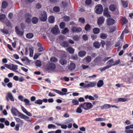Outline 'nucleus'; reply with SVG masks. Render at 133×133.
Returning a JSON list of instances; mask_svg holds the SVG:
<instances>
[{
	"instance_id": "f257e3e1",
	"label": "nucleus",
	"mask_w": 133,
	"mask_h": 133,
	"mask_svg": "<svg viewBox=\"0 0 133 133\" xmlns=\"http://www.w3.org/2000/svg\"><path fill=\"white\" fill-rule=\"evenodd\" d=\"M120 60L119 59H118L115 61H114L113 59H111L107 62V66L100 69V71H102L108 69L112 66H114L118 64Z\"/></svg>"
},
{
	"instance_id": "f03ea898",
	"label": "nucleus",
	"mask_w": 133,
	"mask_h": 133,
	"mask_svg": "<svg viewBox=\"0 0 133 133\" xmlns=\"http://www.w3.org/2000/svg\"><path fill=\"white\" fill-rule=\"evenodd\" d=\"M39 19L42 22H45L46 21L47 19L46 12L45 11H41L39 14Z\"/></svg>"
},
{
	"instance_id": "7ed1b4c3",
	"label": "nucleus",
	"mask_w": 133,
	"mask_h": 133,
	"mask_svg": "<svg viewBox=\"0 0 133 133\" xmlns=\"http://www.w3.org/2000/svg\"><path fill=\"white\" fill-rule=\"evenodd\" d=\"M93 107L92 104L90 102H84L80 104V107L83 109L88 110L91 109Z\"/></svg>"
},
{
	"instance_id": "20e7f679",
	"label": "nucleus",
	"mask_w": 133,
	"mask_h": 133,
	"mask_svg": "<svg viewBox=\"0 0 133 133\" xmlns=\"http://www.w3.org/2000/svg\"><path fill=\"white\" fill-rule=\"evenodd\" d=\"M95 9V12L98 14H102L103 11V7L101 4H98L96 5Z\"/></svg>"
},
{
	"instance_id": "39448f33",
	"label": "nucleus",
	"mask_w": 133,
	"mask_h": 133,
	"mask_svg": "<svg viewBox=\"0 0 133 133\" xmlns=\"http://www.w3.org/2000/svg\"><path fill=\"white\" fill-rule=\"evenodd\" d=\"M109 10L112 12L116 11V15L118 14L119 13V11L118 10L117 6L114 4H111L109 7Z\"/></svg>"
},
{
	"instance_id": "423d86ee",
	"label": "nucleus",
	"mask_w": 133,
	"mask_h": 133,
	"mask_svg": "<svg viewBox=\"0 0 133 133\" xmlns=\"http://www.w3.org/2000/svg\"><path fill=\"white\" fill-rule=\"evenodd\" d=\"M52 90L56 93L61 95H66V93L67 92L66 89L63 88L62 89V91L56 89H52Z\"/></svg>"
},
{
	"instance_id": "0eeeda50",
	"label": "nucleus",
	"mask_w": 133,
	"mask_h": 133,
	"mask_svg": "<svg viewBox=\"0 0 133 133\" xmlns=\"http://www.w3.org/2000/svg\"><path fill=\"white\" fill-rule=\"evenodd\" d=\"M51 32L54 34H56L60 33L58 26L57 25H55L51 29Z\"/></svg>"
},
{
	"instance_id": "6e6552de",
	"label": "nucleus",
	"mask_w": 133,
	"mask_h": 133,
	"mask_svg": "<svg viewBox=\"0 0 133 133\" xmlns=\"http://www.w3.org/2000/svg\"><path fill=\"white\" fill-rule=\"evenodd\" d=\"M82 30L81 28L80 27L78 28L74 26L72 27L71 29V31L73 33H78L81 32Z\"/></svg>"
},
{
	"instance_id": "1a4fd4ad",
	"label": "nucleus",
	"mask_w": 133,
	"mask_h": 133,
	"mask_svg": "<svg viewBox=\"0 0 133 133\" xmlns=\"http://www.w3.org/2000/svg\"><path fill=\"white\" fill-rule=\"evenodd\" d=\"M106 22L107 25L110 26L113 25L115 23V21L113 19L109 18L107 19Z\"/></svg>"
},
{
	"instance_id": "9d476101",
	"label": "nucleus",
	"mask_w": 133,
	"mask_h": 133,
	"mask_svg": "<svg viewBox=\"0 0 133 133\" xmlns=\"http://www.w3.org/2000/svg\"><path fill=\"white\" fill-rule=\"evenodd\" d=\"M103 15L104 16L107 18H109L111 17V16L109 12L108 8H105L104 9Z\"/></svg>"
},
{
	"instance_id": "9b49d317",
	"label": "nucleus",
	"mask_w": 133,
	"mask_h": 133,
	"mask_svg": "<svg viewBox=\"0 0 133 133\" xmlns=\"http://www.w3.org/2000/svg\"><path fill=\"white\" fill-rule=\"evenodd\" d=\"M104 19L103 16L100 17L97 19V23L99 26L101 25L104 23Z\"/></svg>"
},
{
	"instance_id": "f8f14e48",
	"label": "nucleus",
	"mask_w": 133,
	"mask_h": 133,
	"mask_svg": "<svg viewBox=\"0 0 133 133\" xmlns=\"http://www.w3.org/2000/svg\"><path fill=\"white\" fill-rule=\"evenodd\" d=\"M19 116L22 118L25 119V121L29 122H30L32 121L31 119H29V117L26 116L23 114L21 113H19Z\"/></svg>"
},
{
	"instance_id": "ddd939ff",
	"label": "nucleus",
	"mask_w": 133,
	"mask_h": 133,
	"mask_svg": "<svg viewBox=\"0 0 133 133\" xmlns=\"http://www.w3.org/2000/svg\"><path fill=\"white\" fill-rule=\"evenodd\" d=\"M56 66L53 63H50L49 64L47 65L46 66L47 68L50 70H53L56 68Z\"/></svg>"
},
{
	"instance_id": "4468645a",
	"label": "nucleus",
	"mask_w": 133,
	"mask_h": 133,
	"mask_svg": "<svg viewBox=\"0 0 133 133\" xmlns=\"http://www.w3.org/2000/svg\"><path fill=\"white\" fill-rule=\"evenodd\" d=\"M11 112L15 116H17V115H18L19 116V113H21L19 112L16 108L13 107L12 108Z\"/></svg>"
},
{
	"instance_id": "2eb2a0df",
	"label": "nucleus",
	"mask_w": 133,
	"mask_h": 133,
	"mask_svg": "<svg viewBox=\"0 0 133 133\" xmlns=\"http://www.w3.org/2000/svg\"><path fill=\"white\" fill-rule=\"evenodd\" d=\"M21 108L23 111L28 116H32V115L31 114L27 111V110L23 107H22Z\"/></svg>"
},
{
	"instance_id": "dca6fc26",
	"label": "nucleus",
	"mask_w": 133,
	"mask_h": 133,
	"mask_svg": "<svg viewBox=\"0 0 133 133\" xmlns=\"http://www.w3.org/2000/svg\"><path fill=\"white\" fill-rule=\"evenodd\" d=\"M76 68L75 64L73 63H71L68 66V69L70 70H74Z\"/></svg>"
},
{
	"instance_id": "f3484780",
	"label": "nucleus",
	"mask_w": 133,
	"mask_h": 133,
	"mask_svg": "<svg viewBox=\"0 0 133 133\" xmlns=\"http://www.w3.org/2000/svg\"><path fill=\"white\" fill-rule=\"evenodd\" d=\"M96 84V83L95 82H90L89 83L87 84V88L93 87H94Z\"/></svg>"
},
{
	"instance_id": "a211bd4d",
	"label": "nucleus",
	"mask_w": 133,
	"mask_h": 133,
	"mask_svg": "<svg viewBox=\"0 0 133 133\" xmlns=\"http://www.w3.org/2000/svg\"><path fill=\"white\" fill-rule=\"evenodd\" d=\"M18 69L17 66L14 64H11V70H12L15 72H18Z\"/></svg>"
},
{
	"instance_id": "6ab92c4d",
	"label": "nucleus",
	"mask_w": 133,
	"mask_h": 133,
	"mask_svg": "<svg viewBox=\"0 0 133 133\" xmlns=\"http://www.w3.org/2000/svg\"><path fill=\"white\" fill-rule=\"evenodd\" d=\"M49 22L50 23H53L55 21V18L53 16H50L48 19Z\"/></svg>"
},
{
	"instance_id": "aec40b11",
	"label": "nucleus",
	"mask_w": 133,
	"mask_h": 133,
	"mask_svg": "<svg viewBox=\"0 0 133 133\" xmlns=\"http://www.w3.org/2000/svg\"><path fill=\"white\" fill-rule=\"evenodd\" d=\"M59 62L61 65H64L67 63V61L66 59H60Z\"/></svg>"
},
{
	"instance_id": "412c9836",
	"label": "nucleus",
	"mask_w": 133,
	"mask_h": 133,
	"mask_svg": "<svg viewBox=\"0 0 133 133\" xmlns=\"http://www.w3.org/2000/svg\"><path fill=\"white\" fill-rule=\"evenodd\" d=\"M66 51L71 54H73L74 52V49L71 47H69L66 49Z\"/></svg>"
},
{
	"instance_id": "4be33fe9",
	"label": "nucleus",
	"mask_w": 133,
	"mask_h": 133,
	"mask_svg": "<svg viewBox=\"0 0 133 133\" xmlns=\"http://www.w3.org/2000/svg\"><path fill=\"white\" fill-rule=\"evenodd\" d=\"M93 46L96 48L98 49L100 48L101 44L97 41L95 42L93 44Z\"/></svg>"
},
{
	"instance_id": "5701e85b",
	"label": "nucleus",
	"mask_w": 133,
	"mask_h": 133,
	"mask_svg": "<svg viewBox=\"0 0 133 133\" xmlns=\"http://www.w3.org/2000/svg\"><path fill=\"white\" fill-rule=\"evenodd\" d=\"M8 3L6 1L3 2L2 4V8L4 9L6 8L8 6Z\"/></svg>"
},
{
	"instance_id": "b1692460",
	"label": "nucleus",
	"mask_w": 133,
	"mask_h": 133,
	"mask_svg": "<svg viewBox=\"0 0 133 133\" xmlns=\"http://www.w3.org/2000/svg\"><path fill=\"white\" fill-rule=\"evenodd\" d=\"M9 99L12 101H14V99L12 94L10 92L8 93L7 95H6Z\"/></svg>"
},
{
	"instance_id": "393cba45",
	"label": "nucleus",
	"mask_w": 133,
	"mask_h": 133,
	"mask_svg": "<svg viewBox=\"0 0 133 133\" xmlns=\"http://www.w3.org/2000/svg\"><path fill=\"white\" fill-rule=\"evenodd\" d=\"M22 60L24 62V63L26 64H28L31 63H32V62L31 60L29 59H22Z\"/></svg>"
},
{
	"instance_id": "a878e982",
	"label": "nucleus",
	"mask_w": 133,
	"mask_h": 133,
	"mask_svg": "<svg viewBox=\"0 0 133 133\" xmlns=\"http://www.w3.org/2000/svg\"><path fill=\"white\" fill-rule=\"evenodd\" d=\"M86 52L84 51H81L78 53V55L79 57H82L85 56L86 54Z\"/></svg>"
},
{
	"instance_id": "bb28decb",
	"label": "nucleus",
	"mask_w": 133,
	"mask_h": 133,
	"mask_svg": "<svg viewBox=\"0 0 133 133\" xmlns=\"http://www.w3.org/2000/svg\"><path fill=\"white\" fill-rule=\"evenodd\" d=\"M32 22L33 24H36L38 22V19L36 17H34L32 18Z\"/></svg>"
},
{
	"instance_id": "cd10ccee",
	"label": "nucleus",
	"mask_w": 133,
	"mask_h": 133,
	"mask_svg": "<svg viewBox=\"0 0 133 133\" xmlns=\"http://www.w3.org/2000/svg\"><path fill=\"white\" fill-rule=\"evenodd\" d=\"M122 4L124 8H126L128 6V3L127 1H123L121 0Z\"/></svg>"
},
{
	"instance_id": "c85d7f7f",
	"label": "nucleus",
	"mask_w": 133,
	"mask_h": 133,
	"mask_svg": "<svg viewBox=\"0 0 133 133\" xmlns=\"http://www.w3.org/2000/svg\"><path fill=\"white\" fill-rule=\"evenodd\" d=\"M91 61V59H83V63L87 64Z\"/></svg>"
},
{
	"instance_id": "c756f323",
	"label": "nucleus",
	"mask_w": 133,
	"mask_h": 133,
	"mask_svg": "<svg viewBox=\"0 0 133 133\" xmlns=\"http://www.w3.org/2000/svg\"><path fill=\"white\" fill-rule=\"evenodd\" d=\"M91 26L89 24H87L84 27V29L86 31H90L91 30Z\"/></svg>"
},
{
	"instance_id": "7c9ffc66",
	"label": "nucleus",
	"mask_w": 133,
	"mask_h": 133,
	"mask_svg": "<svg viewBox=\"0 0 133 133\" xmlns=\"http://www.w3.org/2000/svg\"><path fill=\"white\" fill-rule=\"evenodd\" d=\"M121 21L123 22V25H124L128 23V21L127 19L125 17H123Z\"/></svg>"
},
{
	"instance_id": "2f4dec72",
	"label": "nucleus",
	"mask_w": 133,
	"mask_h": 133,
	"mask_svg": "<svg viewBox=\"0 0 133 133\" xmlns=\"http://www.w3.org/2000/svg\"><path fill=\"white\" fill-rule=\"evenodd\" d=\"M85 98L87 99H89L91 100H95V98L91 95H87L85 97Z\"/></svg>"
},
{
	"instance_id": "473e14b6",
	"label": "nucleus",
	"mask_w": 133,
	"mask_h": 133,
	"mask_svg": "<svg viewBox=\"0 0 133 133\" xmlns=\"http://www.w3.org/2000/svg\"><path fill=\"white\" fill-rule=\"evenodd\" d=\"M34 36L33 34L31 33L27 34L26 36V37L28 39H30L32 38Z\"/></svg>"
},
{
	"instance_id": "72a5a7b5",
	"label": "nucleus",
	"mask_w": 133,
	"mask_h": 133,
	"mask_svg": "<svg viewBox=\"0 0 133 133\" xmlns=\"http://www.w3.org/2000/svg\"><path fill=\"white\" fill-rule=\"evenodd\" d=\"M107 35L106 34L103 33L100 34V37L101 38L103 39H105L107 38Z\"/></svg>"
},
{
	"instance_id": "f704fd0d",
	"label": "nucleus",
	"mask_w": 133,
	"mask_h": 133,
	"mask_svg": "<svg viewBox=\"0 0 133 133\" xmlns=\"http://www.w3.org/2000/svg\"><path fill=\"white\" fill-rule=\"evenodd\" d=\"M93 31L94 34H97L99 32L100 30L97 28H95L93 29Z\"/></svg>"
},
{
	"instance_id": "c9c22d12",
	"label": "nucleus",
	"mask_w": 133,
	"mask_h": 133,
	"mask_svg": "<svg viewBox=\"0 0 133 133\" xmlns=\"http://www.w3.org/2000/svg\"><path fill=\"white\" fill-rule=\"evenodd\" d=\"M103 84V81L102 80H100L97 82V87H99L102 86Z\"/></svg>"
},
{
	"instance_id": "e433bc0d",
	"label": "nucleus",
	"mask_w": 133,
	"mask_h": 133,
	"mask_svg": "<svg viewBox=\"0 0 133 133\" xmlns=\"http://www.w3.org/2000/svg\"><path fill=\"white\" fill-rule=\"evenodd\" d=\"M80 36L78 35H76L72 36V38L75 41H77L79 39Z\"/></svg>"
},
{
	"instance_id": "4c0bfd02",
	"label": "nucleus",
	"mask_w": 133,
	"mask_h": 133,
	"mask_svg": "<svg viewBox=\"0 0 133 133\" xmlns=\"http://www.w3.org/2000/svg\"><path fill=\"white\" fill-rule=\"evenodd\" d=\"M62 45L64 47H67L69 46V44L67 41H64L62 43Z\"/></svg>"
},
{
	"instance_id": "58836bf2",
	"label": "nucleus",
	"mask_w": 133,
	"mask_h": 133,
	"mask_svg": "<svg viewBox=\"0 0 133 133\" xmlns=\"http://www.w3.org/2000/svg\"><path fill=\"white\" fill-rule=\"evenodd\" d=\"M35 65L38 67H39L41 66L42 64L41 61L39 60H37L35 61Z\"/></svg>"
},
{
	"instance_id": "ea45409f",
	"label": "nucleus",
	"mask_w": 133,
	"mask_h": 133,
	"mask_svg": "<svg viewBox=\"0 0 133 133\" xmlns=\"http://www.w3.org/2000/svg\"><path fill=\"white\" fill-rule=\"evenodd\" d=\"M69 32V30L68 29L66 28H65L62 31L61 33L63 34H65L67 33H68Z\"/></svg>"
},
{
	"instance_id": "a19ab883",
	"label": "nucleus",
	"mask_w": 133,
	"mask_h": 133,
	"mask_svg": "<svg viewBox=\"0 0 133 133\" xmlns=\"http://www.w3.org/2000/svg\"><path fill=\"white\" fill-rule=\"evenodd\" d=\"M0 31L2 32L5 34H9V31L7 29H5L4 28L3 29H1Z\"/></svg>"
},
{
	"instance_id": "79ce46f5",
	"label": "nucleus",
	"mask_w": 133,
	"mask_h": 133,
	"mask_svg": "<svg viewBox=\"0 0 133 133\" xmlns=\"http://www.w3.org/2000/svg\"><path fill=\"white\" fill-rule=\"evenodd\" d=\"M78 21L81 24H84L85 22V20L84 18L80 17L79 18Z\"/></svg>"
},
{
	"instance_id": "37998d69",
	"label": "nucleus",
	"mask_w": 133,
	"mask_h": 133,
	"mask_svg": "<svg viewBox=\"0 0 133 133\" xmlns=\"http://www.w3.org/2000/svg\"><path fill=\"white\" fill-rule=\"evenodd\" d=\"M53 10L55 12H58L60 11V9L59 7L57 6H55L54 7Z\"/></svg>"
},
{
	"instance_id": "c03bdc74",
	"label": "nucleus",
	"mask_w": 133,
	"mask_h": 133,
	"mask_svg": "<svg viewBox=\"0 0 133 133\" xmlns=\"http://www.w3.org/2000/svg\"><path fill=\"white\" fill-rule=\"evenodd\" d=\"M72 102L73 104L74 105H77L79 104L78 101L75 99H73Z\"/></svg>"
},
{
	"instance_id": "a18cd8bd",
	"label": "nucleus",
	"mask_w": 133,
	"mask_h": 133,
	"mask_svg": "<svg viewBox=\"0 0 133 133\" xmlns=\"http://www.w3.org/2000/svg\"><path fill=\"white\" fill-rule=\"evenodd\" d=\"M23 102H25L26 105H31L30 104H29L30 101L28 99L26 98L24 99Z\"/></svg>"
},
{
	"instance_id": "49530a36",
	"label": "nucleus",
	"mask_w": 133,
	"mask_h": 133,
	"mask_svg": "<svg viewBox=\"0 0 133 133\" xmlns=\"http://www.w3.org/2000/svg\"><path fill=\"white\" fill-rule=\"evenodd\" d=\"M65 26V23L64 22H61L59 24V27L61 29H63Z\"/></svg>"
},
{
	"instance_id": "de8ad7c7",
	"label": "nucleus",
	"mask_w": 133,
	"mask_h": 133,
	"mask_svg": "<svg viewBox=\"0 0 133 133\" xmlns=\"http://www.w3.org/2000/svg\"><path fill=\"white\" fill-rule=\"evenodd\" d=\"M116 30V26H112L109 28L110 31L111 32H112L115 31Z\"/></svg>"
},
{
	"instance_id": "09e8293b",
	"label": "nucleus",
	"mask_w": 133,
	"mask_h": 133,
	"mask_svg": "<svg viewBox=\"0 0 133 133\" xmlns=\"http://www.w3.org/2000/svg\"><path fill=\"white\" fill-rule=\"evenodd\" d=\"M82 108V107H80V104L79 105V107H78L76 112H77L79 113H81L82 112V110L81 109Z\"/></svg>"
},
{
	"instance_id": "8fccbe9b",
	"label": "nucleus",
	"mask_w": 133,
	"mask_h": 133,
	"mask_svg": "<svg viewBox=\"0 0 133 133\" xmlns=\"http://www.w3.org/2000/svg\"><path fill=\"white\" fill-rule=\"evenodd\" d=\"M63 18L64 21L65 22L69 21L70 19V17L67 16H64L63 17Z\"/></svg>"
},
{
	"instance_id": "3c124183",
	"label": "nucleus",
	"mask_w": 133,
	"mask_h": 133,
	"mask_svg": "<svg viewBox=\"0 0 133 133\" xmlns=\"http://www.w3.org/2000/svg\"><path fill=\"white\" fill-rule=\"evenodd\" d=\"M43 103L42 100L41 99H38L35 102V103L36 104H41Z\"/></svg>"
},
{
	"instance_id": "603ef678",
	"label": "nucleus",
	"mask_w": 133,
	"mask_h": 133,
	"mask_svg": "<svg viewBox=\"0 0 133 133\" xmlns=\"http://www.w3.org/2000/svg\"><path fill=\"white\" fill-rule=\"evenodd\" d=\"M29 50L30 52L29 56L31 57L33 56V51L31 48H29Z\"/></svg>"
},
{
	"instance_id": "864d4df0",
	"label": "nucleus",
	"mask_w": 133,
	"mask_h": 133,
	"mask_svg": "<svg viewBox=\"0 0 133 133\" xmlns=\"http://www.w3.org/2000/svg\"><path fill=\"white\" fill-rule=\"evenodd\" d=\"M122 43V41L119 40L116 43L115 45V47H117L119 46Z\"/></svg>"
},
{
	"instance_id": "5fc2aeb1",
	"label": "nucleus",
	"mask_w": 133,
	"mask_h": 133,
	"mask_svg": "<svg viewBox=\"0 0 133 133\" xmlns=\"http://www.w3.org/2000/svg\"><path fill=\"white\" fill-rule=\"evenodd\" d=\"M48 128L49 129H55L56 127L55 125L53 124H50L48 126Z\"/></svg>"
},
{
	"instance_id": "6e6d98bb",
	"label": "nucleus",
	"mask_w": 133,
	"mask_h": 133,
	"mask_svg": "<svg viewBox=\"0 0 133 133\" xmlns=\"http://www.w3.org/2000/svg\"><path fill=\"white\" fill-rule=\"evenodd\" d=\"M127 101V99L126 98H119L118 99L117 102H125Z\"/></svg>"
},
{
	"instance_id": "4d7b16f0",
	"label": "nucleus",
	"mask_w": 133,
	"mask_h": 133,
	"mask_svg": "<svg viewBox=\"0 0 133 133\" xmlns=\"http://www.w3.org/2000/svg\"><path fill=\"white\" fill-rule=\"evenodd\" d=\"M133 129V124H132L129 125L125 127V130H129V129Z\"/></svg>"
},
{
	"instance_id": "13d9d810",
	"label": "nucleus",
	"mask_w": 133,
	"mask_h": 133,
	"mask_svg": "<svg viewBox=\"0 0 133 133\" xmlns=\"http://www.w3.org/2000/svg\"><path fill=\"white\" fill-rule=\"evenodd\" d=\"M5 18V15L2 14L0 15V20H3Z\"/></svg>"
},
{
	"instance_id": "bf43d9fd",
	"label": "nucleus",
	"mask_w": 133,
	"mask_h": 133,
	"mask_svg": "<svg viewBox=\"0 0 133 133\" xmlns=\"http://www.w3.org/2000/svg\"><path fill=\"white\" fill-rule=\"evenodd\" d=\"M16 34L20 36H22L23 35V32L19 31L17 32Z\"/></svg>"
},
{
	"instance_id": "052dcab7",
	"label": "nucleus",
	"mask_w": 133,
	"mask_h": 133,
	"mask_svg": "<svg viewBox=\"0 0 133 133\" xmlns=\"http://www.w3.org/2000/svg\"><path fill=\"white\" fill-rule=\"evenodd\" d=\"M105 120V119L102 118H98L95 119V121H103Z\"/></svg>"
},
{
	"instance_id": "680f3d73",
	"label": "nucleus",
	"mask_w": 133,
	"mask_h": 133,
	"mask_svg": "<svg viewBox=\"0 0 133 133\" xmlns=\"http://www.w3.org/2000/svg\"><path fill=\"white\" fill-rule=\"evenodd\" d=\"M82 38L84 41L87 40L88 39V37L86 35H84L82 36Z\"/></svg>"
},
{
	"instance_id": "e2e57ef3",
	"label": "nucleus",
	"mask_w": 133,
	"mask_h": 133,
	"mask_svg": "<svg viewBox=\"0 0 133 133\" xmlns=\"http://www.w3.org/2000/svg\"><path fill=\"white\" fill-rule=\"evenodd\" d=\"M25 22L27 23H30L31 22V19L30 18H27L25 20Z\"/></svg>"
},
{
	"instance_id": "0e129e2a",
	"label": "nucleus",
	"mask_w": 133,
	"mask_h": 133,
	"mask_svg": "<svg viewBox=\"0 0 133 133\" xmlns=\"http://www.w3.org/2000/svg\"><path fill=\"white\" fill-rule=\"evenodd\" d=\"M20 26L22 29H24L26 28L25 24L23 23H21Z\"/></svg>"
},
{
	"instance_id": "69168bd1",
	"label": "nucleus",
	"mask_w": 133,
	"mask_h": 133,
	"mask_svg": "<svg viewBox=\"0 0 133 133\" xmlns=\"http://www.w3.org/2000/svg\"><path fill=\"white\" fill-rule=\"evenodd\" d=\"M25 16L26 18H30L32 16L31 14L30 13H27L25 14Z\"/></svg>"
},
{
	"instance_id": "338daca9",
	"label": "nucleus",
	"mask_w": 133,
	"mask_h": 133,
	"mask_svg": "<svg viewBox=\"0 0 133 133\" xmlns=\"http://www.w3.org/2000/svg\"><path fill=\"white\" fill-rule=\"evenodd\" d=\"M99 44H101V46L103 48L105 44V42L104 41L102 40Z\"/></svg>"
},
{
	"instance_id": "774afa93",
	"label": "nucleus",
	"mask_w": 133,
	"mask_h": 133,
	"mask_svg": "<svg viewBox=\"0 0 133 133\" xmlns=\"http://www.w3.org/2000/svg\"><path fill=\"white\" fill-rule=\"evenodd\" d=\"M125 132L126 133H133V129L125 130Z\"/></svg>"
}]
</instances>
